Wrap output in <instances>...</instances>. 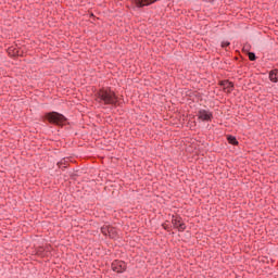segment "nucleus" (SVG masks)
<instances>
[{
	"label": "nucleus",
	"mask_w": 278,
	"mask_h": 278,
	"mask_svg": "<svg viewBox=\"0 0 278 278\" xmlns=\"http://www.w3.org/2000/svg\"><path fill=\"white\" fill-rule=\"evenodd\" d=\"M96 101L103 105H116V103H118V97H116V93L111 89H100L96 93Z\"/></svg>",
	"instance_id": "obj_1"
},
{
	"label": "nucleus",
	"mask_w": 278,
	"mask_h": 278,
	"mask_svg": "<svg viewBox=\"0 0 278 278\" xmlns=\"http://www.w3.org/2000/svg\"><path fill=\"white\" fill-rule=\"evenodd\" d=\"M46 118L47 121H49V123H52L53 125H63V123H66V117L58 112L47 113Z\"/></svg>",
	"instance_id": "obj_2"
},
{
	"label": "nucleus",
	"mask_w": 278,
	"mask_h": 278,
	"mask_svg": "<svg viewBox=\"0 0 278 278\" xmlns=\"http://www.w3.org/2000/svg\"><path fill=\"white\" fill-rule=\"evenodd\" d=\"M172 225L177 231H186V223H184V219L179 215L172 216Z\"/></svg>",
	"instance_id": "obj_3"
},
{
	"label": "nucleus",
	"mask_w": 278,
	"mask_h": 278,
	"mask_svg": "<svg viewBox=\"0 0 278 278\" xmlns=\"http://www.w3.org/2000/svg\"><path fill=\"white\" fill-rule=\"evenodd\" d=\"M111 268L114 273H125L127 270V264L123 261H114Z\"/></svg>",
	"instance_id": "obj_4"
},
{
	"label": "nucleus",
	"mask_w": 278,
	"mask_h": 278,
	"mask_svg": "<svg viewBox=\"0 0 278 278\" xmlns=\"http://www.w3.org/2000/svg\"><path fill=\"white\" fill-rule=\"evenodd\" d=\"M198 118H199V121L210 123V121H212V118H214V115L212 114V111L200 110L198 112Z\"/></svg>",
	"instance_id": "obj_5"
},
{
	"label": "nucleus",
	"mask_w": 278,
	"mask_h": 278,
	"mask_svg": "<svg viewBox=\"0 0 278 278\" xmlns=\"http://www.w3.org/2000/svg\"><path fill=\"white\" fill-rule=\"evenodd\" d=\"M219 86H222V88L228 93L233 92V83L229 80H222Z\"/></svg>",
	"instance_id": "obj_6"
},
{
	"label": "nucleus",
	"mask_w": 278,
	"mask_h": 278,
	"mask_svg": "<svg viewBox=\"0 0 278 278\" xmlns=\"http://www.w3.org/2000/svg\"><path fill=\"white\" fill-rule=\"evenodd\" d=\"M157 0H132V3L137 5V8H144V5H151V3H155Z\"/></svg>",
	"instance_id": "obj_7"
},
{
	"label": "nucleus",
	"mask_w": 278,
	"mask_h": 278,
	"mask_svg": "<svg viewBox=\"0 0 278 278\" xmlns=\"http://www.w3.org/2000/svg\"><path fill=\"white\" fill-rule=\"evenodd\" d=\"M269 79H270V81H274V84H277V81H278V70H273L269 73Z\"/></svg>",
	"instance_id": "obj_8"
},
{
	"label": "nucleus",
	"mask_w": 278,
	"mask_h": 278,
	"mask_svg": "<svg viewBox=\"0 0 278 278\" xmlns=\"http://www.w3.org/2000/svg\"><path fill=\"white\" fill-rule=\"evenodd\" d=\"M109 238H112L113 240L118 238V231L114 227H110L109 229Z\"/></svg>",
	"instance_id": "obj_9"
},
{
	"label": "nucleus",
	"mask_w": 278,
	"mask_h": 278,
	"mask_svg": "<svg viewBox=\"0 0 278 278\" xmlns=\"http://www.w3.org/2000/svg\"><path fill=\"white\" fill-rule=\"evenodd\" d=\"M227 141L229 142V144H233L235 147L238 146V139H236L235 136L228 135Z\"/></svg>",
	"instance_id": "obj_10"
},
{
	"label": "nucleus",
	"mask_w": 278,
	"mask_h": 278,
	"mask_svg": "<svg viewBox=\"0 0 278 278\" xmlns=\"http://www.w3.org/2000/svg\"><path fill=\"white\" fill-rule=\"evenodd\" d=\"M110 225H104L101 227V233H103V236H109L110 233Z\"/></svg>",
	"instance_id": "obj_11"
},
{
	"label": "nucleus",
	"mask_w": 278,
	"mask_h": 278,
	"mask_svg": "<svg viewBox=\"0 0 278 278\" xmlns=\"http://www.w3.org/2000/svg\"><path fill=\"white\" fill-rule=\"evenodd\" d=\"M249 60H250V62H255V60H256V56H255V53H253V52H249Z\"/></svg>",
	"instance_id": "obj_12"
},
{
	"label": "nucleus",
	"mask_w": 278,
	"mask_h": 278,
	"mask_svg": "<svg viewBox=\"0 0 278 278\" xmlns=\"http://www.w3.org/2000/svg\"><path fill=\"white\" fill-rule=\"evenodd\" d=\"M229 45H231L229 41H223V42H222L223 49L229 47Z\"/></svg>",
	"instance_id": "obj_13"
},
{
	"label": "nucleus",
	"mask_w": 278,
	"mask_h": 278,
	"mask_svg": "<svg viewBox=\"0 0 278 278\" xmlns=\"http://www.w3.org/2000/svg\"><path fill=\"white\" fill-rule=\"evenodd\" d=\"M163 229L168 230L170 229V226H168L166 223L162 225Z\"/></svg>",
	"instance_id": "obj_14"
},
{
	"label": "nucleus",
	"mask_w": 278,
	"mask_h": 278,
	"mask_svg": "<svg viewBox=\"0 0 278 278\" xmlns=\"http://www.w3.org/2000/svg\"><path fill=\"white\" fill-rule=\"evenodd\" d=\"M9 55H16V52L12 53V48H9Z\"/></svg>",
	"instance_id": "obj_15"
},
{
	"label": "nucleus",
	"mask_w": 278,
	"mask_h": 278,
	"mask_svg": "<svg viewBox=\"0 0 278 278\" xmlns=\"http://www.w3.org/2000/svg\"><path fill=\"white\" fill-rule=\"evenodd\" d=\"M37 255H41V257L43 256V254H42V249H40V250L37 251Z\"/></svg>",
	"instance_id": "obj_16"
}]
</instances>
